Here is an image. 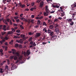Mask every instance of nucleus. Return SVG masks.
<instances>
[{"label":"nucleus","instance_id":"f257e3e1","mask_svg":"<svg viewBox=\"0 0 76 76\" xmlns=\"http://www.w3.org/2000/svg\"><path fill=\"white\" fill-rule=\"evenodd\" d=\"M12 51L13 54H15L16 56H17L18 57L19 60H21L22 57L18 52H16V50L14 49H12Z\"/></svg>","mask_w":76,"mask_h":76},{"label":"nucleus","instance_id":"f03ea898","mask_svg":"<svg viewBox=\"0 0 76 76\" xmlns=\"http://www.w3.org/2000/svg\"><path fill=\"white\" fill-rule=\"evenodd\" d=\"M45 10L46 11V12L44 13V16H47L49 14L48 13H50V11L48 9V6H46L45 7Z\"/></svg>","mask_w":76,"mask_h":76},{"label":"nucleus","instance_id":"7ed1b4c3","mask_svg":"<svg viewBox=\"0 0 76 76\" xmlns=\"http://www.w3.org/2000/svg\"><path fill=\"white\" fill-rule=\"evenodd\" d=\"M14 60H17L16 63H18V62H20V61H22V58L21 59V60H19V57H18V56H15L14 57Z\"/></svg>","mask_w":76,"mask_h":76},{"label":"nucleus","instance_id":"20e7f679","mask_svg":"<svg viewBox=\"0 0 76 76\" xmlns=\"http://www.w3.org/2000/svg\"><path fill=\"white\" fill-rule=\"evenodd\" d=\"M11 65L12 66L11 68V70H14L15 69H16V66L15 65V64H11Z\"/></svg>","mask_w":76,"mask_h":76},{"label":"nucleus","instance_id":"39448f33","mask_svg":"<svg viewBox=\"0 0 76 76\" xmlns=\"http://www.w3.org/2000/svg\"><path fill=\"white\" fill-rule=\"evenodd\" d=\"M18 5L21 8H23L25 7V4H22V3L20 2L18 3Z\"/></svg>","mask_w":76,"mask_h":76},{"label":"nucleus","instance_id":"423d86ee","mask_svg":"<svg viewBox=\"0 0 76 76\" xmlns=\"http://www.w3.org/2000/svg\"><path fill=\"white\" fill-rule=\"evenodd\" d=\"M16 41L18 43H20V44H23V41L22 39H20V40H17Z\"/></svg>","mask_w":76,"mask_h":76},{"label":"nucleus","instance_id":"0eeeda50","mask_svg":"<svg viewBox=\"0 0 76 76\" xmlns=\"http://www.w3.org/2000/svg\"><path fill=\"white\" fill-rule=\"evenodd\" d=\"M41 36V33H37L35 35V37L36 38H37L38 37H40V36Z\"/></svg>","mask_w":76,"mask_h":76},{"label":"nucleus","instance_id":"6e6552de","mask_svg":"<svg viewBox=\"0 0 76 76\" xmlns=\"http://www.w3.org/2000/svg\"><path fill=\"white\" fill-rule=\"evenodd\" d=\"M50 38L51 40H55L56 41V39H57V37H56V36H53L51 37Z\"/></svg>","mask_w":76,"mask_h":76},{"label":"nucleus","instance_id":"1a4fd4ad","mask_svg":"<svg viewBox=\"0 0 76 76\" xmlns=\"http://www.w3.org/2000/svg\"><path fill=\"white\" fill-rule=\"evenodd\" d=\"M44 2L43 1H42L40 3V7H43V6H44Z\"/></svg>","mask_w":76,"mask_h":76},{"label":"nucleus","instance_id":"9d476101","mask_svg":"<svg viewBox=\"0 0 76 76\" xmlns=\"http://www.w3.org/2000/svg\"><path fill=\"white\" fill-rule=\"evenodd\" d=\"M4 72V69L3 68L0 69V73H3V72Z\"/></svg>","mask_w":76,"mask_h":76},{"label":"nucleus","instance_id":"9b49d317","mask_svg":"<svg viewBox=\"0 0 76 76\" xmlns=\"http://www.w3.org/2000/svg\"><path fill=\"white\" fill-rule=\"evenodd\" d=\"M55 31L56 32V33H57V34H59V29L58 28H56L55 29Z\"/></svg>","mask_w":76,"mask_h":76},{"label":"nucleus","instance_id":"f8f14e48","mask_svg":"<svg viewBox=\"0 0 76 76\" xmlns=\"http://www.w3.org/2000/svg\"><path fill=\"white\" fill-rule=\"evenodd\" d=\"M67 22H68V23H70V22H71L72 21V19L70 18L69 19H67Z\"/></svg>","mask_w":76,"mask_h":76},{"label":"nucleus","instance_id":"ddd939ff","mask_svg":"<svg viewBox=\"0 0 76 76\" xmlns=\"http://www.w3.org/2000/svg\"><path fill=\"white\" fill-rule=\"evenodd\" d=\"M48 23H49L50 25H51V24H52L53 23V21L51 20H48Z\"/></svg>","mask_w":76,"mask_h":76},{"label":"nucleus","instance_id":"4468645a","mask_svg":"<svg viewBox=\"0 0 76 76\" xmlns=\"http://www.w3.org/2000/svg\"><path fill=\"white\" fill-rule=\"evenodd\" d=\"M61 17H63L64 16V15H65V14L64 13V12H61Z\"/></svg>","mask_w":76,"mask_h":76},{"label":"nucleus","instance_id":"2eb2a0df","mask_svg":"<svg viewBox=\"0 0 76 76\" xmlns=\"http://www.w3.org/2000/svg\"><path fill=\"white\" fill-rule=\"evenodd\" d=\"M6 25H4L3 27V29L4 30V31H6Z\"/></svg>","mask_w":76,"mask_h":76},{"label":"nucleus","instance_id":"dca6fc26","mask_svg":"<svg viewBox=\"0 0 76 76\" xmlns=\"http://www.w3.org/2000/svg\"><path fill=\"white\" fill-rule=\"evenodd\" d=\"M31 54V52L29 51V50H28L27 51V55H29Z\"/></svg>","mask_w":76,"mask_h":76},{"label":"nucleus","instance_id":"f3484780","mask_svg":"<svg viewBox=\"0 0 76 76\" xmlns=\"http://www.w3.org/2000/svg\"><path fill=\"white\" fill-rule=\"evenodd\" d=\"M60 9H61V12H64V11L63 10V7H60Z\"/></svg>","mask_w":76,"mask_h":76},{"label":"nucleus","instance_id":"a211bd4d","mask_svg":"<svg viewBox=\"0 0 76 76\" xmlns=\"http://www.w3.org/2000/svg\"><path fill=\"white\" fill-rule=\"evenodd\" d=\"M53 34H54V32H53V31H51L50 33V36H51V37H52Z\"/></svg>","mask_w":76,"mask_h":76},{"label":"nucleus","instance_id":"6ab92c4d","mask_svg":"<svg viewBox=\"0 0 76 76\" xmlns=\"http://www.w3.org/2000/svg\"><path fill=\"white\" fill-rule=\"evenodd\" d=\"M71 7H72L71 10H74V8H75V7L73 6V5H71Z\"/></svg>","mask_w":76,"mask_h":76},{"label":"nucleus","instance_id":"aec40b11","mask_svg":"<svg viewBox=\"0 0 76 76\" xmlns=\"http://www.w3.org/2000/svg\"><path fill=\"white\" fill-rule=\"evenodd\" d=\"M3 22L5 23V24H6V25H8V23H7V20H4L3 21Z\"/></svg>","mask_w":76,"mask_h":76},{"label":"nucleus","instance_id":"412c9836","mask_svg":"<svg viewBox=\"0 0 76 76\" xmlns=\"http://www.w3.org/2000/svg\"><path fill=\"white\" fill-rule=\"evenodd\" d=\"M61 35V34H57L56 36V38H60V36Z\"/></svg>","mask_w":76,"mask_h":76},{"label":"nucleus","instance_id":"4be33fe9","mask_svg":"<svg viewBox=\"0 0 76 76\" xmlns=\"http://www.w3.org/2000/svg\"><path fill=\"white\" fill-rule=\"evenodd\" d=\"M51 32V31L50 30L48 29L47 31V33H48V34H50Z\"/></svg>","mask_w":76,"mask_h":76},{"label":"nucleus","instance_id":"5701e85b","mask_svg":"<svg viewBox=\"0 0 76 76\" xmlns=\"http://www.w3.org/2000/svg\"><path fill=\"white\" fill-rule=\"evenodd\" d=\"M43 31H45V32L47 33V30L46 28H44L43 29Z\"/></svg>","mask_w":76,"mask_h":76},{"label":"nucleus","instance_id":"b1692460","mask_svg":"<svg viewBox=\"0 0 76 76\" xmlns=\"http://www.w3.org/2000/svg\"><path fill=\"white\" fill-rule=\"evenodd\" d=\"M71 23H70V26H72V25H73L74 24V22L73 21H72L71 22Z\"/></svg>","mask_w":76,"mask_h":76},{"label":"nucleus","instance_id":"393cba45","mask_svg":"<svg viewBox=\"0 0 76 76\" xmlns=\"http://www.w3.org/2000/svg\"><path fill=\"white\" fill-rule=\"evenodd\" d=\"M58 21V19H55L54 20V21H53V23H54L55 22H57Z\"/></svg>","mask_w":76,"mask_h":76},{"label":"nucleus","instance_id":"a878e982","mask_svg":"<svg viewBox=\"0 0 76 76\" xmlns=\"http://www.w3.org/2000/svg\"><path fill=\"white\" fill-rule=\"evenodd\" d=\"M41 23V21H40V20H37V25H39Z\"/></svg>","mask_w":76,"mask_h":76},{"label":"nucleus","instance_id":"bb28decb","mask_svg":"<svg viewBox=\"0 0 76 76\" xmlns=\"http://www.w3.org/2000/svg\"><path fill=\"white\" fill-rule=\"evenodd\" d=\"M19 37H18V36H15L14 37V38H15V39H16L17 38H19Z\"/></svg>","mask_w":76,"mask_h":76},{"label":"nucleus","instance_id":"cd10ccee","mask_svg":"<svg viewBox=\"0 0 76 76\" xmlns=\"http://www.w3.org/2000/svg\"><path fill=\"white\" fill-rule=\"evenodd\" d=\"M28 34V35H33V34H34V33H32L31 32H29Z\"/></svg>","mask_w":76,"mask_h":76},{"label":"nucleus","instance_id":"c85d7f7f","mask_svg":"<svg viewBox=\"0 0 76 76\" xmlns=\"http://www.w3.org/2000/svg\"><path fill=\"white\" fill-rule=\"evenodd\" d=\"M13 33V32L12 31H10L8 32V34H12Z\"/></svg>","mask_w":76,"mask_h":76},{"label":"nucleus","instance_id":"c756f323","mask_svg":"<svg viewBox=\"0 0 76 76\" xmlns=\"http://www.w3.org/2000/svg\"><path fill=\"white\" fill-rule=\"evenodd\" d=\"M31 6H34V5H35V3L34 2L31 3Z\"/></svg>","mask_w":76,"mask_h":76},{"label":"nucleus","instance_id":"7c9ffc66","mask_svg":"<svg viewBox=\"0 0 76 76\" xmlns=\"http://www.w3.org/2000/svg\"><path fill=\"white\" fill-rule=\"evenodd\" d=\"M14 56H10V58L11 59V60H13Z\"/></svg>","mask_w":76,"mask_h":76},{"label":"nucleus","instance_id":"2f4dec72","mask_svg":"<svg viewBox=\"0 0 76 76\" xmlns=\"http://www.w3.org/2000/svg\"><path fill=\"white\" fill-rule=\"evenodd\" d=\"M20 37L22 38H23L24 39V38H25V35L24 34H22L21 35H20Z\"/></svg>","mask_w":76,"mask_h":76},{"label":"nucleus","instance_id":"473e14b6","mask_svg":"<svg viewBox=\"0 0 76 76\" xmlns=\"http://www.w3.org/2000/svg\"><path fill=\"white\" fill-rule=\"evenodd\" d=\"M32 40V37H30L28 39L29 41H31Z\"/></svg>","mask_w":76,"mask_h":76},{"label":"nucleus","instance_id":"72a5a7b5","mask_svg":"<svg viewBox=\"0 0 76 76\" xmlns=\"http://www.w3.org/2000/svg\"><path fill=\"white\" fill-rule=\"evenodd\" d=\"M45 25V26H47V23H45V22H44L43 23V26Z\"/></svg>","mask_w":76,"mask_h":76},{"label":"nucleus","instance_id":"f704fd0d","mask_svg":"<svg viewBox=\"0 0 76 76\" xmlns=\"http://www.w3.org/2000/svg\"><path fill=\"white\" fill-rule=\"evenodd\" d=\"M10 24L11 25H12V24H13V23H12V20H10Z\"/></svg>","mask_w":76,"mask_h":76},{"label":"nucleus","instance_id":"c9c22d12","mask_svg":"<svg viewBox=\"0 0 76 76\" xmlns=\"http://www.w3.org/2000/svg\"><path fill=\"white\" fill-rule=\"evenodd\" d=\"M20 26L21 29H24V28L23 27V26L22 25H20Z\"/></svg>","mask_w":76,"mask_h":76},{"label":"nucleus","instance_id":"e433bc0d","mask_svg":"<svg viewBox=\"0 0 76 76\" xmlns=\"http://www.w3.org/2000/svg\"><path fill=\"white\" fill-rule=\"evenodd\" d=\"M29 42H30V44H31V45L33 44V43H34V42H33L32 40L30 41Z\"/></svg>","mask_w":76,"mask_h":76},{"label":"nucleus","instance_id":"4c0bfd02","mask_svg":"<svg viewBox=\"0 0 76 76\" xmlns=\"http://www.w3.org/2000/svg\"><path fill=\"white\" fill-rule=\"evenodd\" d=\"M50 29H53V25H51L50 26Z\"/></svg>","mask_w":76,"mask_h":76},{"label":"nucleus","instance_id":"58836bf2","mask_svg":"<svg viewBox=\"0 0 76 76\" xmlns=\"http://www.w3.org/2000/svg\"><path fill=\"white\" fill-rule=\"evenodd\" d=\"M13 42V40H12L11 41L9 42L10 44H12V42Z\"/></svg>","mask_w":76,"mask_h":76},{"label":"nucleus","instance_id":"ea45409f","mask_svg":"<svg viewBox=\"0 0 76 76\" xmlns=\"http://www.w3.org/2000/svg\"><path fill=\"white\" fill-rule=\"evenodd\" d=\"M42 18H43V16H42L39 17V19L40 20H41V19H42Z\"/></svg>","mask_w":76,"mask_h":76},{"label":"nucleus","instance_id":"a19ab883","mask_svg":"<svg viewBox=\"0 0 76 76\" xmlns=\"http://www.w3.org/2000/svg\"><path fill=\"white\" fill-rule=\"evenodd\" d=\"M16 21L17 23H19L20 20H19V19H18L16 20Z\"/></svg>","mask_w":76,"mask_h":76},{"label":"nucleus","instance_id":"79ce46f5","mask_svg":"<svg viewBox=\"0 0 76 76\" xmlns=\"http://www.w3.org/2000/svg\"><path fill=\"white\" fill-rule=\"evenodd\" d=\"M18 18H19V17L17 16L14 17V19H17Z\"/></svg>","mask_w":76,"mask_h":76},{"label":"nucleus","instance_id":"37998d69","mask_svg":"<svg viewBox=\"0 0 76 76\" xmlns=\"http://www.w3.org/2000/svg\"><path fill=\"white\" fill-rule=\"evenodd\" d=\"M6 20H7V21L8 22H9V21H10V19L7 18Z\"/></svg>","mask_w":76,"mask_h":76},{"label":"nucleus","instance_id":"c03bdc74","mask_svg":"<svg viewBox=\"0 0 76 76\" xmlns=\"http://www.w3.org/2000/svg\"><path fill=\"white\" fill-rule=\"evenodd\" d=\"M11 29H12V32H15V29H14V28H11Z\"/></svg>","mask_w":76,"mask_h":76},{"label":"nucleus","instance_id":"a18cd8bd","mask_svg":"<svg viewBox=\"0 0 76 76\" xmlns=\"http://www.w3.org/2000/svg\"><path fill=\"white\" fill-rule=\"evenodd\" d=\"M32 45H33V46H36V44H35V42H34L33 43Z\"/></svg>","mask_w":76,"mask_h":76},{"label":"nucleus","instance_id":"49530a36","mask_svg":"<svg viewBox=\"0 0 76 76\" xmlns=\"http://www.w3.org/2000/svg\"><path fill=\"white\" fill-rule=\"evenodd\" d=\"M58 25H57V24H56L55 26V28H57V27H58Z\"/></svg>","mask_w":76,"mask_h":76},{"label":"nucleus","instance_id":"de8ad7c7","mask_svg":"<svg viewBox=\"0 0 76 76\" xmlns=\"http://www.w3.org/2000/svg\"><path fill=\"white\" fill-rule=\"evenodd\" d=\"M6 0H3V2L4 4H6Z\"/></svg>","mask_w":76,"mask_h":76},{"label":"nucleus","instance_id":"09e8293b","mask_svg":"<svg viewBox=\"0 0 76 76\" xmlns=\"http://www.w3.org/2000/svg\"><path fill=\"white\" fill-rule=\"evenodd\" d=\"M4 20V18H2L0 20V22H1V21L3 20Z\"/></svg>","mask_w":76,"mask_h":76},{"label":"nucleus","instance_id":"8fccbe9b","mask_svg":"<svg viewBox=\"0 0 76 76\" xmlns=\"http://www.w3.org/2000/svg\"><path fill=\"white\" fill-rule=\"evenodd\" d=\"M5 69H8V66L6 65L5 67Z\"/></svg>","mask_w":76,"mask_h":76},{"label":"nucleus","instance_id":"3c124183","mask_svg":"<svg viewBox=\"0 0 76 76\" xmlns=\"http://www.w3.org/2000/svg\"><path fill=\"white\" fill-rule=\"evenodd\" d=\"M34 20H31V22L32 23H34Z\"/></svg>","mask_w":76,"mask_h":76},{"label":"nucleus","instance_id":"603ef678","mask_svg":"<svg viewBox=\"0 0 76 76\" xmlns=\"http://www.w3.org/2000/svg\"><path fill=\"white\" fill-rule=\"evenodd\" d=\"M16 32L18 33H19L20 32V30H16Z\"/></svg>","mask_w":76,"mask_h":76},{"label":"nucleus","instance_id":"864d4df0","mask_svg":"<svg viewBox=\"0 0 76 76\" xmlns=\"http://www.w3.org/2000/svg\"><path fill=\"white\" fill-rule=\"evenodd\" d=\"M29 9H26L25 10V11H29Z\"/></svg>","mask_w":76,"mask_h":76},{"label":"nucleus","instance_id":"5fc2aeb1","mask_svg":"<svg viewBox=\"0 0 76 76\" xmlns=\"http://www.w3.org/2000/svg\"><path fill=\"white\" fill-rule=\"evenodd\" d=\"M28 38V37L27 36L26 37H24V39H27Z\"/></svg>","mask_w":76,"mask_h":76},{"label":"nucleus","instance_id":"6e6d98bb","mask_svg":"<svg viewBox=\"0 0 76 76\" xmlns=\"http://www.w3.org/2000/svg\"><path fill=\"white\" fill-rule=\"evenodd\" d=\"M0 54L1 55V56H3L4 53L3 52L1 53Z\"/></svg>","mask_w":76,"mask_h":76},{"label":"nucleus","instance_id":"4d7b16f0","mask_svg":"<svg viewBox=\"0 0 76 76\" xmlns=\"http://www.w3.org/2000/svg\"><path fill=\"white\" fill-rule=\"evenodd\" d=\"M23 14H21L20 15V16L21 17H22V16H23Z\"/></svg>","mask_w":76,"mask_h":76},{"label":"nucleus","instance_id":"13d9d810","mask_svg":"<svg viewBox=\"0 0 76 76\" xmlns=\"http://www.w3.org/2000/svg\"><path fill=\"white\" fill-rule=\"evenodd\" d=\"M44 19H45V20L46 21H47V19H48V18H44Z\"/></svg>","mask_w":76,"mask_h":76},{"label":"nucleus","instance_id":"bf43d9fd","mask_svg":"<svg viewBox=\"0 0 76 76\" xmlns=\"http://www.w3.org/2000/svg\"><path fill=\"white\" fill-rule=\"evenodd\" d=\"M13 25L14 26H18V24L15 23H14Z\"/></svg>","mask_w":76,"mask_h":76},{"label":"nucleus","instance_id":"052dcab7","mask_svg":"<svg viewBox=\"0 0 76 76\" xmlns=\"http://www.w3.org/2000/svg\"><path fill=\"white\" fill-rule=\"evenodd\" d=\"M42 44L43 45H45V44H47V43H45V42H43L42 43Z\"/></svg>","mask_w":76,"mask_h":76},{"label":"nucleus","instance_id":"680f3d73","mask_svg":"<svg viewBox=\"0 0 76 76\" xmlns=\"http://www.w3.org/2000/svg\"><path fill=\"white\" fill-rule=\"evenodd\" d=\"M45 39V36H44L43 37L42 39V40H44Z\"/></svg>","mask_w":76,"mask_h":76},{"label":"nucleus","instance_id":"e2e57ef3","mask_svg":"<svg viewBox=\"0 0 76 76\" xmlns=\"http://www.w3.org/2000/svg\"><path fill=\"white\" fill-rule=\"evenodd\" d=\"M39 2H40V1H39V0H38L37 1V3H39Z\"/></svg>","mask_w":76,"mask_h":76},{"label":"nucleus","instance_id":"0e129e2a","mask_svg":"<svg viewBox=\"0 0 76 76\" xmlns=\"http://www.w3.org/2000/svg\"><path fill=\"white\" fill-rule=\"evenodd\" d=\"M18 46V44H16L15 45V47H17Z\"/></svg>","mask_w":76,"mask_h":76},{"label":"nucleus","instance_id":"69168bd1","mask_svg":"<svg viewBox=\"0 0 76 76\" xmlns=\"http://www.w3.org/2000/svg\"><path fill=\"white\" fill-rule=\"evenodd\" d=\"M26 5L27 6V7H28V6H29V5H30V4H29V3H27Z\"/></svg>","mask_w":76,"mask_h":76},{"label":"nucleus","instance_id":"338daca9","mask_svg":"<svg viewBox=\"0 0 76 76\" xmlns=\"http://www.w3.org/2000/svg\"><path fill=\"white\" fill-rule=\"evenodd\" d=\"M1 33L2 35H4V34H5V32H2Z\"/></svg>","mask_w":76,"mask_h":76},{"label":"nucleus","instance_id":"774afa93","mask_svg":"<svg viewBox=\"0 0 76 76\" xmlns=\"http://www.w3.org/2000/svg\"><path fill=\"white\" fill-rule=\"evenodd\" d=\"M55 12V11H52L50 12V13H54Z\"/></svg>","mask_w":76,"mask_h":76}]
</instances>
